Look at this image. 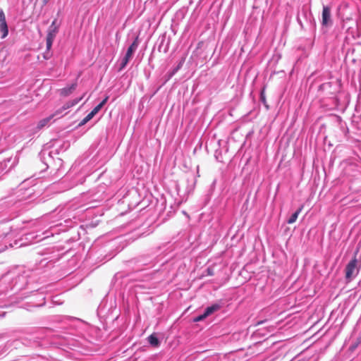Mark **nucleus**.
<instances>
[{
  "label": "nucleus",
  "instance_id": "nucleus-17",
  "mask_svg": "<svg viewBox=\"0 0 361 361\" xmlns=\"http://www.w3.org/2000/svg\"><path fill=\"white\" fill-rule=\"evenodd\" d=\"M49 0H43L44 4H47Z\"/></svg>",
  "mask_w": 361,
  "mask_h": 361
},
{
  "label": "nucleus",
  "instance_id": "nucleus-4",
  "mask_svg": "<svg viewBox=\"0 0 361 361\" xmlns=\"http://www.w3.org/2000/svg\"><path fill=\"white\" fill-rule=\"evenodd\" d=\"M61 114V110H56L54 114H52L51 115H50L49 116L47 117V118H42L41 119L38 123H37V125L36 126V129L37 130H40L41 129H42L43 128H44L46 126L48 125V123L50 122V121L54 118L56 116L59 115Z\"/></svg>",
  "mask_w": 361,
  "mask_h": 361
},
{
  "label": "nucleus",
  "instance_id": "nucleus-5",
  "mask_svg": "<svg viewBox=\"0 0 361 361\" xmlns=\"http://www.w3.org/2000/svg\"><path fill=\"white\" fill-rule=\"evenodd\" d=\"M331 23V10L328 6H324L322 11V25L328 26Z\"/></svg>",
  "mask_w": 361,
  "mask_h": 361
},
{
  "label": "nucleus",
  "instance_id": "nucleus-2",
  "mask_svg": "<svg viewBox=\"0 0 361 361\" xmlns=\"http://www.w3.org/2000/svg\"><path fill=\"white\" fill-rule=\"evenodd\" d=\"M138 44H139L138 38L136 37L135 39V40L133 41V42L128 48L126 54L121 61L120 69L124 68L126 66V65L128 63L130 60L132 59L135 51L137 49Z\"/></svg>",
  "mask_w": 361,
  "mask_h": 361
},
{
  "label": "nucleus",
  "instance_id": "nucleus-1",
  "mask_svg": "<svg viewBox=\"0 0 361 361\" xmlns=\"http://www.w3.org/2000/svg\"><path fill=\"white\" fill-rule=\"evenodd\" d=\"M56 20L55 19L51 25L49 27L47 31V35L46 39L47 44V51L44 54V59H49L51 54L50 53V49L51 48L54 39L59 32V25L56 24Z\"/></svg>",
  "mask_w": 361,
  "mask_h": 361
},
{
  "label": "nucleus",
  "instance_id": "nucleus-13",
  "mask_svg": "<svg viewBox=\"0 0 361 361\" xmlns=\"http://www.w3.org/2000/svg\"><path fill=\"white\" fill-rule=\"evenodd\" d=\"M90 120V113L88 114L84 119L78 124L79 126H82L85 124L87 122H88Z\"/></svg>",
  "mask_w": 361,
  "mask_h": 361
},
{
  "label": "nucleus",
  "instance_id": "nucleus-11",
  "mask_svg": "<svg viewBox=\"0 0 361 361\" xmlns=\"http://www.w3.org/2000/svg\"><path fill=\"white\" fill-rule=\"evenodd\" d=\"M148 341L151 345L154 347H157L159 345V339L154 334H152L148 337Z\"/></svg>",
  "mask_w": 361,
  "mask_h": 361
},
{
  "label": "nucleus",
  "instance_id": "nucleus-16",
  "mask_svg": "<svg viewBox=\"0 0 361 361\" xmlns=\"http://www.w3.org/2000/svg\"><path fill=\"white\" fill-rule=\"evenodd\" d=\"M98 222H99V221H98V220H97V221H95V223H93V222L92 221V223H91L92 226L97 225Z\"/></svg>",
  "mask_w": 361,
  "mask_h": 361
},
{
  "label": "nucleus",
  "instance_id": "nucleus-6",
  "mask_svg": "<svg viewBox=\"0 0 361 361\" xmlns=\"http://www.w3.org/2000/svg\"><path fill=\"white\" fill-rule=\"evenodd\" d=\"M76 88V83H73L70 86L60 89L59 94L62 97H68L70 95Z\"/></svg>",
  "mask_w": 361,
  "mask_h": 361
},
{
  "label": "nucleus",
  "instance_id": "nucleus-18",
  "mask_svg": "<svg viewBox=\"0 0 361 361\" xmlns=\"http://www.w3.org/2000/svg\"><path fill=\"white\" fill-rule=\"evenodd\" d=\"M207 271H208V274L209 275H212V274L209 269H208Z\"/></svg>",
  "mask_w": 361,
  "mask_h": 361
},
{
  "label": "nucleus",
  "instance_id": "nucleus-10",
  "mask_svg": "<svg viewBox=\"0 0 361 361\" xmlns=\"http://www.w3.org/2000/svg\"><path fill=\"white\" fill-rule=\"evenodd\" d=\"M219 307L220 306L219 305H213L210 307H207L204 311V316L208 317L214 312L217 311L219 309Z\"/></svg>",
  "mask_w": 361,
  "mask_h": 361
},
{
  "label": "nucleus",
  "instance_id": "nucleus-9",
  "mask_svg": "<svg viewBox=\"0 0 361 361\" xmlns=\"http://www.w3.org/2000/svg\"><path fill=\"white\" fill-rule=\"evenodd\" d=\"M107 97L104 99L102 102H100L92 110V118L97 114L100 109L103 107V106L106 102Z\"/></svg>",
  "mask_w": 361,
  "mask_h": 361
},
{
  "label": "nucleus",
  "instance_id": "nucleus-12",
  "mask_svg": "<svg viewBox=\"0 0 361 361\" xmlns=\"http://www.w3.org/2000/svg\"><path fill=\"white\" fill-rule=\"evenodd\" d=\"M0 30H1V32H2L1 37L2 38L6 37L8 35V26H7L6 22V23L3 22V23H0Z\"/></svg>",
  "mask_w": 361,
  "mask_h": 361
},
{
  "label": "nucleus",
  "instance_id": "nucleus-3",
  "mask_svg": "<svg viewBox=\"0 0 361 361\" xmlns=\"http://www.w3.org/2000/svg\"><path fill=\"white\" fill-rule=\"evenodd\" d=\"M357 264V260L355 258L347 264L345 268V277L348 280H351L358 274L359 268Z\"/></svg>",
  "mask_w": 361,
  "mask_h": 361
},
{
  "label": "nucleus",
  "instance_id": "nucleus-8",
  "mask_svg": "<svg viewBox=\"0 0 361 361\" xmlns=\"http://www.w3.org/2000/svg\"><path fill=\"white\" fill-rule=\"evenodd\" d=\"M303 207L301 206L295 213H293L289 219L287 221V223L289 224H292L295 223L298 217V215L302 212Z\"/></svg>",
  "mask_w": 361,
  "mask_h": 361
},
{
  "label": "nucleus",
  "instance_id": "nucleus-7",
  "mask_svg": "<svg viewBox=\"0 0 361 361\" xmlns=\"http://www.w3.org/2000/svg\"><path fill=\"white\" fill-rule=\"evenodd\" d=\"M82 98L80 97V99H73V101L68 102L59 110H61V113H62L63 111H65V110L73 106L76 104H78L79 100H80Z\"/></svg>",
  "mask_w": 361,
  "mask_h": 361
},
{
  "label": "nucleus",
  "instance_id": "nucleus-14",
  "mask_svg": "<svg viewBox=\"0 0 361 361\" xmlns=\"http://www.w3.org/2000/svg\"><path fill=\"white\" fill-rule=\"evenodd\" d=\"M6 23V16H5V14L4 13V11L2 9H0V23Z\"/></svg>",
  "mask_w": 361,
  "mask_h": 361
},
{
  "label": "nucleus",
  "instance_id": "nucleus-15",
  "mask_svg": "<svg viewBox=\"0 0 361 361\" xmlns=\"http://www.w3.org/2000/svg\"><path fill=\"white\" fill-rule=\"evenodd\" d=\"M206 317H207V316H204V313L203 314H201V315L198 316L197 317H196L195 319V322H200V321H202V319H204Z\"/></svg>",
  "mask_w": 361,
  "mask_h": 361
}]
</instances>
